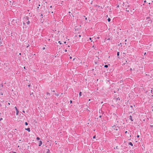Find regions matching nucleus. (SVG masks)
Returning a JSON list of instances; mask_svg holds the SVG:
<instances>
[{"label":"nucleus","instance_id":"nucleus-1","mask_svg":"<svg viewBox=\"0 0 153 153\" xmlns=\"http://www.w3.org/2000/svg\"><path fill=\"white\" fill-rule=\"evenodd\" d=\"M26 23L27 25L29 24L30 23V22L28 21V18L27 17H25L23 19V24L25 25Z\"/></svg>","mask_w":153,"mask_h":153},{"label":"nucleus","instance_id":"nucleus-2","mask_svg":"<svg viewBox=\"0 0 153 153\" xmlns=\"http://www.w3.org/2000/svg\"><path fill=\"white\" fill-rule=\"evenodd\" d=\"M112 127L114 130H118L119 129V128L118 126H115L114 125V126H112Z\"/></svg>","mask_w":153,"mask_h":153},{"label":"nucleus","instance_id":"nucleus-3","mask_svg":"<svg viewBox=\"0 0 153 153\" xmlns=\"http://www.w3.org/2000/svg\"><path fill=\"white\" fill-rule=\"evenodd\" d=\"M42 144V142L41 141H40L39 143V146H40Z\"/></svg>","mask_w":153,"mask_h":153},{"label":"nucleus","instance_id":"nucleus-4","mask_svg":"<svg viewBox=\"0 0 153 153\" xmlns=\"http://www.w3.org/2000/svg\"><path fill=\"white\" fill-rule=\"evenodd\" d=\"M129 119L132 121H133V120L132 119V116H131L130 115V116L129 117Z\"/></svg>","mask_w":153,"mask_h":153},{"label":"nucleus","instance_id":"nucleus-5","mask_svg":"<svg viewBox=\"0 0 153 153\" xmlns=\"http://www.w3.org/2000/svg\"><path fill=\"white\" fill-rule=\"evenodd\" d=\"M25 130L28 131L29 132L30 131V128H25Z\"/></svg>","mask_w":153,"mask_h":153},{"label":"nucleus","instance_id":"nucleus-6","mask_svg":"<svg viewBox=\"0 0 153 153\" xmlns=\"http://www.w3.org/2000/svg\"><path fill=\"white\" fill-rule=\"evenodd\" d=\"M128 144L129 145H131L132 146H133V144H132V143L131 142H129V143H128Z\"/></svg>","mask_w":153,"mask_h":153},{"label":"nucleus","instance_id":"nucleus-7","mask_svg":"<svg viewBox=\"0 0 153 153\" xmlns=\"http://www.w3.org/2000/svg\"><path fill=\"white\" fill-rule=\"evenodd\" d=\"M46 153H51V152H50V151L49 150V149H48V151Z\"/></svg>","mask_w":153,"mask_h":153},{"label":"nucleus","instance_id":"nucleus-8","mask_svg":"<svg viewBox=\"0 0 153 153\" xmlns=\"http://www.w3.org/2000/svg\"><path fill=\"white\" fill-rule=\"evenodd\" d=\"M16 111V115H18V114L19 113V111H18V110H17V111Z\"/></svg>","mask_w":153,"mask_h":153},{"label":"nucleus","instance_id":"nucleus-9","mask_svg":"<svg viewBox=\"0 0 153 153\" xmlns=\"http://www.w3.org/2000/svg\"><path fill=\"white\" fill-rule=\"evenodd\" d=\"M110 20H111V19L110 18H108V22H109L110 21Z\"/></svg>","mask_w":153,"mask_h":153},{"label":"nucleus","instance_id":"nucleus-10","mask_svg":"<svg viewBox=\"0 0 153 153\" xmlns=\"http://www.w3.org/2000/svg\"><path fill=\"white\" fill-rule=\"evenodd\" d=\"M82 95V92H80L79 93V96H81Z\"/></svg>","mask_w":153,"mask_h":153},{"label":"nucleus","instance_id":"nucleus-11","mask_svg":"<svg viewBox=\"0 0 153 153\" xmlns=\"http://www.w3.org/2000/svg\"><path fill=\"white\" fill-rule=\"evenodd\" d=\"M120 53L119 52H117V56H119V55Z\"/></svg>","mask_w":153,"mask_h":153},{"label":"nucleus","instance_id":"nucleus-12","mask_svg":"<svg viewBox=\"0 0 153 153\" xmlns=\"http://www.w3.org/2000/svg\"><path fill=\"white\" fill-rule=\"evenodd\" d=\"M36 139L37 140H40V138L39 137H37V138H36Z\"/></svg>","mask_w":153,"mask_h":153},{"label":"nucleus","instance_id":"nucleus-13","mask_svg":"<svg viewBox=\"0 0 153 153\" xmlns=\"http://www.w3.org/2000/svg\"><path fill=\"white\" fill-rule=\"evenodd\" d=\"M105 68H107L108 67V66L107 65H105L104 66Z\"/></svg>","mask_w":153,"mask_h":153},{"label":"nucleus","instance_id":"nucleus-14","mask_svg":"<svg viewBox=\"0 0 153 153\" xmlns=\"http://www.w3.org/2000/svg\"><path fill=\"white\" fill-rule=\"evenodd\" d=\"M25 125H28V123L27 122L25 123Z\"/></svg>","mask_w":153,"mask_h":153},{"label":"nucleus","instance_id":"nucleus-15","mask_svg":"<svg viewBox=\"0 0 153 153\" xmlns=\"http://www.w3.org/2000/svg\"><path fill=\"white\" fill-rule=\"evenodd\" d=\"M15 109H16V111L18 110L16 107H15Z\"/></svg>","mask_w":153,"mask_h":153},{"label":"nucleus","instance_id":"nucleus-16","mask_svg":"<svg viewBox=\"0 0 153 153\" xmlns=\"http://www.w3.org/2000/svg\"><path fill=\"white\" fill-rule=\"evenodd\" d=\"M58 43H59L60 44H62V43L60 41H59Z\"/></svg>","mask_w":153,"mask_h":153},{"label":"nucleus","instance_id":"nucleus-17","mask_svg":"<svg viewBox=\"0 0 153 153\" xmlns=\"http://www.w3.org/2000/svg\"><path fill=\"white\" fill-rule=\"evenodd\" d=\"M55 95L57 96H59V94H56Z\"/></svg>","mask_w":153,"mask_h":153},{"label":"nucleus","instance_id":"nucleus-18","mask_svg":"<svg viewBox=\"0 0 153 153\" xmlns=\"http://www.w3.org/2000/svg\"><path fill=\"white\" fill-rule=\"evenodd\" d=\"M3 120L2 118H1L0 119V121H1V120Z\"/></svg>","mask_w":153,"mask_h":153},{"label":"nucleus","instance_id":"nucleus-19","mask_svg":"<svg viewBox=\"0 0 153 153\" xmlns=\"http://www.w3.org/2000/svg\"><path fill=\"white\" fill-rule=\"evenodd\" d=\"M95 138V136H94L93 137V138H94V139Z\"/></svg>","mask_w":153,"mask_h":153},{"label":"nucleus","instance_id":"nucleus-20","mask_svg":"<svg viewBox=\"0 0 153 153\" xmlns=\"http://www.w3.org/2000/svg\"><path fill=\"white\" fill-rule=\"evenodd\" d=\"M89 39H90V40H91V37L89 38Z\"/></svg>","mask_w":153,"mask_h":153},{"label":"nucleus","instance_id":"nucleus-21","mask_svg":"<svg viewBox=\"0 0 153 153\" xmlns=\"http://www.w3.org/2000/svg\"><path fill=\"white\" fill-rule=\"evenodd\" d=\"M70 103H72V101L71 100H70Z\"/></svg>","mask_w":153,"mask_h":153},{"label":"nucleus","instance_id":"nucleus-22","mask_svg":"<svg viewBox=\"0 0 153 153\" xmlns=\"http://www.w3.org/2000/svg\"><path fill=\"white\" fill-rule=\"evenodd\" d=\"M140 137V136H139V135H138L137 136V137Z\"/></svg>","mask_w":153,"mask_h":153},{"label":"nucleus","instance_id":"nucleus-23","mask_svg":"<svg viewBox=\"0 0 153 153\" xmlns=\"http://www.w3.org/2000/svg\"><path fill=\"white\" fill-rule=\"evenodd\" d=\"M130 107L131 108H132L133 107V106L132 105H131Z\"/></svg>","mask_w":153,"mask_h":153},{"label":"nucleus","instance_id":"nucleus-24","mask_svg":"<svg viewBox=\"0 0 153 153\" xmlns=\"http://www.w3.org/2000/svg\"><path fill=\"white\" fill-rule=\"evenodd\" d=\"M70 59H71L72 58V57L70 56Z\"/></svg>","mask_w":153,"mask_h":153},{"label":"nucleus","instance_id":"nucleus-25","mask_svg":"<svg viewBox=\"0 0 153 153\" xmlns=\"http://www.w3.org/2000/svg\"><path fill=\"white\" fill-rule=\"evenodd\" d=\"M146 0H145L144 1V2L146 3Z\"/></svg>","mask_w":153,"mask_h":153},{"label":"nucleus","instance_id":"nucleus-26","mask_svg":"<svg viewBox=\"0 0 153 153\" xmlns=\"http://www.w3.org/2000/svg\"><path fill=\"white\" fill-rule=\"evenodd\" d=\"M65 52H67V50H66V49H65Z\"/></svg>","mask_w":153,"mask_h":153},{"label":"nucleus","instance_id":"nucleus-27","mask_svg":"<svg viewBox=\"0 0 153 153\" xmlns=\"http://www.w3.org/2000/svg\"><path fill=\"white\" fill-rule=\"evenodd\" d=\"M97 39H99V37H97Z\"/></svg>","mask_w":153,"mask_h":153},{"label":"nucleus","instance_id":"nucleus-28","mask_svg":"<svg viewBox=\"0 0 153 153\" xmlns=\"http://www.w3.org/2000/svg\"><path fill=\"white\" fill-rule=\"evenodd\" d=\"M23 111V113H25V111Z\"/></svg>","mask_w":153,"mask_h":153},{"label":"nucleus","instance_id":"nucleus-29","mask_svg":"<svg viewBox=\"0 0 153 153\" xmlns=\"http://www.w3.org/2000/svg\"><path fill=\"white\" fill-rule=\"evenodd\" d=\"M85 19L86 20L87 19V18H85Z\"/></svg>","mask_w":153,"mask_h":153},{"label":"nucleus","instance_id":"nucleus-30","mask_svg":"<svg viewBox=\"0 0 153 153\" xmlns=\"http://www.w3.org/2000/svg\"><path fill=\"white\" fill-rule=\"evenodd\" d=\"M2 43L1 42H0V44H2Z\"/></svg>","mask_w":153,"mask_h":153},{"label":"nucleus","instance_id":"nucleus-31","mask_svg":"<svg viewBox=\"0 0 153 153\" xmlns=\"http://www.w3.org/2000/svg\"><path fill=\"white\" fill-rule=\"evenodd\" d=\"M75 58H74V59H73V61H74V59H75Z\"/></svg>","mask_w":153,"mask_h":153},{"label":"nucleus","instance_id":"nucleus-32","mask_svg":"<svg viewBox=\"0 0 153 153\" xmlns=\"http://www.w3.org/2000/svg\"><path fill=\"white\" fill-rule=\"evenodd\" d=\"M64 43H66V42H64Z\"/></svg>","mask_w":153,"mask_h":153},{"label":"nucleus","instance_id":"nucleus-33","mask_svg":"<svg viewBox=\"0 0 153 153\" xmlns=\"http://www.w3.org/2000/svg\"><path fill=\"white\" fill-rule=\"evenodd\" d=\"M127 132V131H126L125 132V133H126Z\"/></svg>","mask_w":153,"mask_h":153},{"label":"nucleus","instance_id":"nucleus-34","mask_svg":"<svg viewBox=\"0 0 153 153\" xmlns=\"http://www.w3.org/2000/svg\"><path fill=\"white\" fill-rule=\"evenodd\" d=\"M50 7V8H52V6H51Z\"/></svg>","mask_w":153,"mask_h":153},{"label":"nucleus","instance_id":"nucleus-35","mask_svg":"<svg viewBox=\"0 0 153 153\" xmlns=\"http://www.w3.org/2000/svg\"><path fill=\"white\" fill-rule=\"evenodd\" d=\"M29 46V45H27V47H28V46Z\"/></svg>","mask_w":153,"mask_h":153},{"label":"nucleus","instance_id":"nucleus-36","mask_svg":"<svg viewBox=\"0 0 153 153\" xmlns=\"http://www.w3.org/2000/svg\"><path fill=\"white\" fill-rule=\"evenodd\" d=\"M45 49V48H43V50H44Z\"/></svg>","mask_w":153,"mask_h":153},{"label":"nucleus","instance_id":"nucleus-37","mask_svg":"<svg viewBox=\"0 0 153 153\" xmlns=\"http://www.w3.org/2000/svg\"><path fill=\"white\" fill-rule=\"evenodd\" d=\"M8 104L9 105H10V103H8Z\"/></svg>","mask_w":153,"mask_h":153},{"label":"nucleus","instance_id":"nucleus-38","mask_svg":"<svg viewBox=\"0 0 153 153\" xmlns=\"http://www.w3.org/2000/svg\"><path fill=\"white\" fill-rule=\"evenodd\" d=\"M83 17H84V18L85 17V16H83Z\"/></svg>","mask_w":153,"mask_h":153},{"label":"nucleus","instance_id":"nucleus-39","mask_svg":"<svg viewBox=\"0 0 153 153\" xmlns=\"http://www.w3.org/2000/svg\"><path fill=\"white\" fill-rule=\"evenodd\" d=\"M126 41H127V40L126 39V40H125V41L126 42Z\"/></svg>","mask_w":153,"mask_h":153},{"label":"nucleus","instance_id":"nucleus-40","mask_svg":"<svg viewBox=\"0 0 153 153\" xmlns=\"http://www.w3.org/2000/svg\"><path fill=\"white\" fill-rule=\"evenodd\" d=\"M19 54L20 55H21V53H19Z\"/></svg>","mask_w":153,"mask_h":153},{"label":"nucleus","instance_id":"nucleus-41","mask_svg":"<svg viewBox=\"0 0 153 153\" xmlns=\"http://www.w3.org/2000/svg\"><path fill=\"white\" fill-rule=\"evenodd\" d=\"M40 6V4H39V6Z\"/></svg>","mask_w":153,"mask_h":153},{"label":"nucleus","instance_id":"nucleus-42","mask_svg":"<svg viewBox=\"0 0 153 153\" xmlns=\"http://www.w3.org/2000/svg\"><path fill=\"white\" fill-rule=\"evenodd\" d=\"M71 13V12H69V13Z\"/></svg>","mask_w":153,"mask_h":153},{"label":"nucleus","instance_id":"nucleus-43","mask_svg":"<svg viewBox=\"0 0 153 153\" xmlns=\"http://www.w3.org/2000/svg\"><path fill=\"white\" fill-rule=\"evenodd\" d=\"M68 47H70V46H69V45H68Z\"/></svg>","mask_w":153,"mask_h":153},{"label":"nucleus","instance_id":"nucleus-44","mask_svg":"<svg viewBox=\"0 0 153 153\" xmlns=\"http://www.w3.org/2000/svg\"><path fill=\"white\" fill-rule=\"evenodd\" d=\"M93 48L94 47V45L93 46Z\"/></svg>","mask_w":153,"mask_h":153},{"label":"nucleus","instance_id":"nucleus-45","mask_svg":"<svg viewBox=\"0 0 153 153\" xmlns=\"http://www.w3.org/2000/svg\"><path fill=\"white\" fill-rule=\"evenodd\" d=\"M146 54V53H144V55H145Z\"/></svg>","mask_w":153,"mask_h":153},{"label":"nucleus","instance_id":"nucleus-46","mask_svg":"<svg viewBox=\"0 0 153 153\" xmlns=\"http://www.w3.org/2000/svg\"><path fill=\"white\" fill-rule=\"evenodd\" d=\"M24 68L25 69V67H24Z\"/></svg>","mask_w":153,"mask_h":153},{"label":"nucleus","instance_id":"nucleus-47","mask_svg":"<svg viewBox=\"0 0 153 153\" xmlns=\"http://www.w3.org/2000/svg\"><path fill=\"white\" fill-rule=\"evenodd\" d=\"M88 100H89V101H90V99H89Z\"/></svg>","mask_w":153,"mask_h":153},{"label":"nucleus","instance_id":"nucleus-48","mask_svg":"<svg viewBox=\"0 0 153 153\" xmlns=\"http://www.w3.org/2000/svg\"><path fill=\"white\" fill-rule=\"evenodd\" d=\"M13 153H16V152H13Z\"/></svg>","mask_w":153,"mask_h":153},{"label":"nucleus","instance_id":"nucleus-49","mask_svg":"<svg viewBox=\"0 0 153 153\" xmlns=\"http://www.w3.org/2000/svg\"><path fill=\"white\" fill-rule=\"evenodd\" d=\"M117 100H118V98H117Z\"/></svg>","mask_w":153,"mask_h":153},{"label":"nucleus","instance_id":"nucleus-50","mask_svg":"<svg viewBox=\"0 0 153 153\" xmlns=\"http://www.w3.org/2000/svg\"><path fill=\"white\" fill-rule=\"evenodd\" d=\"M51 13H53V12H51Z\"/></svg>","mask_w":153,"mask_h":153},{"label":"nucleus","instance_id":"nucleus-51","mask_svg":"<svg viewBox=\"0 0 153 153\" xmlns=\"http://www.w3.org/2000/svg\"><path fill=\"white\" fill-rule=\"evenodd\" d=\"M80 36H81L80 35H79V37H80Z\"/></svg>","mask_w":153,"mask_h":153},{"label":"nucleus","instance_id":"nucleus-52","mask_svg":"<svg viewBox=\"0 0 153 153\" xmlns=\"http://www.w3.org/2000/svg\"><path fill=\"white\" fill-rule=\"evenodd\" d=\"M47 94H49V93H48Z\"/></svg>","mask_w":153,"mask_h":153},{"label":"nucleus","instance_id":"nucleus-53","mask_svg":"<svg viewBox=\"0 0 153 153\" xmlns=\"http://www.w3.org/2000/svg\"><path fill=\"white\" fill-rule=\"evenodd\" d=\"M18 147H19V146H18Z\"/></svg>","mask_w":153,"mask_h":153},{"label":"nucleus","instance_id":"nucleus-54","mask_svg":"<svg viewBox=\"0 0 153 153\" xmlns=\"http://www.w3.org/2000/svg\"><path fill=\"white\" fill-rule=\"evenodd\" d=\"M37 8H39V7H37Z\"/></svg>","mask_w":153,"mask_h":153},{"label":"nucleus","instance_id":"nucleus-55","mask_svg":"<svg viewBox=\"0 0 153 153\" xmlns=\"http://www.w3.org/2000/svg\"><path fill=\"white\" fill-rule=\"evenodd\" d=\"M29 1H30V0H29Z\"/></svg>","mask_w":153,"mask_h":153}]
</instances>
